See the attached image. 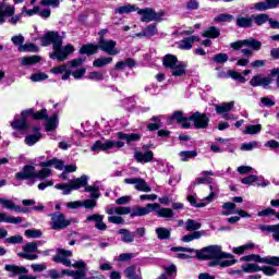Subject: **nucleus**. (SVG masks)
Wrapping results in <instances>:
<instances>
[{
    "label": "nucleus",
    "instance_id": "nucleus-1",
    "mask_svg": "<svg viewBox=\"0 0 279 279\" xmlns=\"http://www.w3.org/2000/svg\"><path fill=\"white\" fill-rule=\"evenodd\" d=\"M172 252H195L197 258L201 260H210L208 263L209 267H221L222 269L226 267H232V265H236V259H234V255L221 251L220 245H209L204 247L201 251L195 248L177 246L171 248Z\"/></svg>",
    "mask_w": 279,
    "mask_h": 279
},
{
    "label": "nucleus",
    "instance_id": "nucleus-2",
    "mask_svg": "<svg viewBox=\"0 0 279 279\" xmlns=\"http://www.w3.org/2000/svg\"><path fill=\"white\" fill-rule=\"evenodd\" d=\"M22 119H15L11 122V128L13 130H29V123L27 122L26 117L32 116L36 121L47 119L46 121V131L53 132L58 129V112H54L50 118L47 116V109H41L40 111L34 112L33 110L22 111Z\"/></svg>",
    "mask_w": 279,
    "mask_h": 279
},
{
    "label": "nucleus",
    "instance_id": "nucleus-3",
    "mask_svg": "<svg viewBox=\"0 0 279 279\" xmlns=\"http://www.w3.org/2000/svg\"><path fill=\"white\" fill-rule=\"evenodd\" d=\"M41 45L44 47H49V45H52L50 58L51 60H57L58 62H64V60L69 58V54L75 51V48L71 44L62 47V37L54 32H49L46 34V36L41 38Z\"/></svg>",
    "mask_w": 279,
    "mask_h": 279
},
{
    "label": "nucleus",
    "instance_id": "nucleus-4",
    "mask_svg": "<svg viewBox=\"0 0 279 279\" xmlns=\"http://www.w3.org/2000/svg\"><path fill=\"white\" fill-rule=\"evenodd\" d=\"M203 177L198 178L201 184H204L206 180L209 182V195L203 199H197V197L193 195L187 196V202H190L191 206L194 208H204L208 206V204H213L215 199L219 196V185L213 182V179H208V175H215V172L211 170H206L202 172Z\"/></svg>",
    "mask_w": 279,
    "mask_h": 279
},
{
    "label": "nucleus",
    "instance_id": "nucleus-5",
    "mask_svg": "<svg viewBox=\"0 0 279 279\" xmlns=\"http://www.w3.org/2000/svg\"><path fill=\"white\" fill-rule=\"evenodd\" d=\"M171 121H177V123H179V125H181V128H184L185 130H189V128H191L192 121L196 130H205V128H208L210 119L208 118V116H206V113L194 112L192 116L186 118L184 117V113L182 111H175L170 117V123Z\"/></svg>",
    "mask_w": 279,
    "mask_h": 279
},
{
    "label": "nucleus",
    "instance_id": "nucleus-6",
    "mask_svg": "<svg viewBox=\"0 0 279 279\" xmlns=\"http://www.w3.org/2000/svg\"><path fill=\"white\" fill-rule=\"evenodd\" d=\"M158 208V203L147 204L145 207H110L107 208V215H131V217H145L149 213H154V209Z\"/></svg>",
    "mask_w": 279,
    "mask_h": 279
},
{
    "label": "nucleus",
    "instance_id": "nucleus-7",
    "mask_svg": "<svg viewBox=\"0 0 279 279\" xmlns=\"http://www.w3.org/2000/svg\"><path fill=\"white\" fill-rule=\"evenodd\" d=\"M163 66L170 69L173 77H182L186 75V62L178 61V57L173 54H166L162 60Z\"/></svg>",
    "mask_w": 279,
    "mask_h": 279
},
{
    "label": "nucleus",
    "instance_id": "nucleus-8",
    "mask_svg": "<svg viewBox=\"0 0 279 279\" xmlns=\"http://www.w3.org/2000/svg\"><path fill=\"white\" fill-rule=\"evenodd\" d=\"M88 184V175L83 174L82 177L70 180L69 184H56L54 189L63 191V195H71V191H77Z\"/></svg>",
    "mask_w": 279,
    "mask_h": 279
},
{
    "label": "nucleus",
    "instance_id": "nucleus-9",
    "mask_svg": "<svg viewBox=\"0 0 279 279\" xmlns=\"http://www.w3.org/2000/svg\"><path fill=\"white\" fill-rule=\"evenodd\" d=\"M49 217H51L52 230H64L65 228H69L71 223H75V219H66V216L62 213H53L50 214Z\"/></svg>",
    "mask_w": 279,
    "mask_h": 279
},
{
    "label": "nucleus",
    "instance_id": "nucleus-10",
    "mask_svg": "<svg viewBox=\"0 0 279 279\" xmlns=\"http://www.w3.org/2000/svg\"><path fill=\"white\" fill-rule=\"evenodd\" d=\"M124 145L125 143L121 141H96L90 149L92 151H108L109 149H121Z\"/></svg>",
    "mask_w": 279,
    "mask_h": 279
},
{
    "label": "nucleus",
    "instance_id": "nucleus-11",
    "mask_svg": "<svg viewBox=\"0 0 279 279\" xmlns=\"http://www.w3.org/2000/svg\"><path fill=\"white\" fill-rule=\"evenodd\" d=\"M39 167H54V169H58V171H62L64 169V171L68 173H75V171H77V167L75 165L64 166V161L58 158L43 161L39 163Z\"/></svg>",
    "mask_w": 279,
    "mask_h": 279
},
{
    "label": "nucleus",
    "instance_id": "nucleus-12",
    "mask_svg": "<svg viewBox=\"0 0 279 279\" xmlns=\"http://www.w3.org/2000/svg\"><path fill=\"white\" fill-rule=\"evenodd\" d=\"M38 244L40 242H28L26 243L22 250V253H17L20 258H25V260H38V255L34 254V252H38Z\"/></svg>",
    "mask_w": 279,
    "mask_h": 279
},
{
    "label": "nucleus",
    "instance_id": "nucleus-13",
    "mask_svg": "<svg viewBox=\"0 0 279 279\" xmlns=\"http://www.w3.org/2000/svg\"><path fill=\"white\" fill-rule=\"evenodd\" d=\"M137 14L142 16L141 21L143 23H150L151 21H160L165 16V12L157 13L154 9H137Z\"/></svg>",
    "mask_w": 279,
    "mask_h": 279
},
{
    "label": "nucleus",
    "instance_id": "nucleus-14",
    "mask_svg": "<svg viewBox=\"0 0 279 279\" xmlns=\"http://www.w3.org/2000/svg\"><path fill=\"white\" fill-rule=\"evenodd\" d=\"M230 47L235 50L242 49V47H250L254 51H259L260 47H263V44L254 38H248L231 43Z\"/></svg>",
    "mask_w": 279,
    "mask_h": 279
},
{
    "label": "nucleus",
    "instance_id": "nucleus-15",
    "mask_svg": "<svg viewBox=\"0 0 279 279\" xmlns=\"http://www.w3.org/2000/svg\"><path fill=\"white\" fill-rule=\"evenodd\" d=\"M234 108V101L222 102L221 105H216L217 114H221L222 119L226 121L239 119V117H233L230 111Z\"/></svg>",
    "mask_w": 279,
    "mask_h": 279
},
{
    "label": "nucleus",
    "instance_id": "nucleus-16",
    "mask_svg": "<svg viewBox=\"0 0 279 279\" xmlns=\"http://www.w3.org/2000/svg\"><path fill=\"white\" fill-rule=\"evenodd\" d=\"M98 49L105 51L108 56H117L119 53V50L117 49V41L112 39H104V37H101L98 43Z\"/></svg>",
    "mask_w": 279,
    "mask_h": 279
},
{
    "label": "nucleus",
    "instance_id": "nucleus-17",
    "mask_svg": "<svg viewBox=\"0 0 279 279\" xmlns=\"http://www.w3.org/2000/svg\"><path fill=\"white\" fill-rule=\"evenodd\" d=\"M57 255L52 257V260L54 263H61V265H64L65 267H71V256H73V252L66 251L63 248H58L57 250Z\"/></svg>",
    "mask_w": 279,
    "mask_h": 279
},
{
    "label": "nucleus",
    "instance_id": "nucleus-18",
    "mask_svg": "<svg viewBox=\"0 0 279 279\" xmlns=\"http://www.w3.org/2000/svg\"><path fill=\"white\" fill-rule=\"evenodd\" d=\"M125 184H134L136 191H141L142 193H150L151 187L147 185L145 179L141 178H131L124 180Z\"/></svg>",
    "mask_w": 279,
    "mask_h": 279
},
{
    "label": "nucleus",
    "instance_id": "nucleus-19",
    "mask_svg": "<svg viewBox=\"0 0 279 279\" xmlns=\"http://www.w3.org/2000/svg\"><path fill=\"white\" fill-rule=\"evenodd\" d=\"M16 180H36V168L34 166H24L22 171L15 174Z\"/></svg>",
    "mask_w": 279,
    "mask_h": 279
},
{
    "label": "nucleus",
    "instance_id": "nucleus-20",
    "mask_svg": "<svg viewBox=\"0 0 279 279\" xmlns=\"http://www.w3.org/2000/svg\"><path fill=\"white\" fill-rule=\"evenodd\" d=\"M134 158L136 162H140L141 165H147V162H151V160H154V151L149 149H146L144 151L135 150Z\"/></svg>",
    "mask_w": 279,
    "mask_h": 279
},
{
    "label": "nucleus",
    "instance_id": "nucleus-21",
    "mask_svg": "<svg viewBox=\"0 0 279 279\" xmlns=\"http://www.w3.org/2000/svg\"><path fill=\"white\" fill-rule=\"evenodd\" d=\"M14 12H16L14 5L0 2V25H3V23H5L7 16H14Z\"/></svg>",
    "mask_w": 279,
    "mask_h": 279
},
{
    "label": "nucleus",
    "instance_id": "nucleus-22",
    "mask_svg": "<svg viewBox=\"0 0 279 279\" xmlns=\"http://www.w3.org/2000/svg\"><path fill=\"white\" fill-rule=\"evenodd\" d=\"M193 43H199V36L193 35L187 38H184L178 43V48L183 51H189L193 49Z\"/></svg>",
    "mask_w": 279,
    "mask_h": 279
},
{
    "label": "nucleus",
    "instance_id": "nucleus-23",
    "mask_svg": "<svg viewBox=\"0 0 279 279\" xmlns=\"http://www.w3.org/2000/svg\"><path fill=\"white\" fill-rule=\"evenodd\" d=\"M250 84L254 88H256L257 86H263L264 88H267V86L271 84V77L269 76L263 77V75L257 74L251 78Z\"/></svg>",
    "mask_w": 279,
    "mask_h": 279
},
{
    "label": "nucleus",
    "instance_id": "nucleus-24",
    "mask_svg": "<svg viewBox=\"0 0 279 279\" xmlns=\"http://www.w3.org/2000/svg\"><path fill=\"white\" fill-rule=\"evenodd\" d=\"M51 73H53V75H63L61 76V80H63L64 82H66V80H69V77H71V71L69 70V64H62L59 66H54L50 70Z\"/></svg>",
    "mask_w": 279,
    "mask_h": 279
},
{
    "label": "nucleus",
    "instance_id": "nucleus-25",
    "mask_svg": "<svg viewBox=\"0 0 279 279\" xmlns=\"http://www.w3.org/2000/svg\"><path fill=\"white\" fill-rule=\"evenodd\" d=\"M33 131L35 134L26 135L25 137V143L28 147L36 145V143L43 138V134H40V126H35Z\"/></svg>",
    "mask_w": 279,
    "mask_h": 279
},
{
    "label": "nucleus",
    "instance_id": "nucleus-26",
    "mask_svg": "<svg viewBox=\"0 0 279 279\" xmlns=\"http://www.w3.org/2000/svg\"><path fill=\"white\" fill-rule=\"evenodd\" d=\"M5 271H9L10 278H14V276H19L21 274H28L29 270L25 268L24 266H16V265H5L4 266Z\"/></svg>",
    "mask_w": 279,
    "mask_h": 279
},
{
    "label": "nucleus",
    "instance_id": "nucleus-27",
    "mask_svg": "<svg viewBox=\"0 0 279 279\" xmlns=\"http://www.w3.org/2000/svg\"><path fill=\"white\" fill-rule=\"evenodd\" d=\"M153 213H156L157 217L163 219H171L174 215L173 209L167 207H160V204L157 203V207L153 209Z\"/></svg>",
    "mask_w": 279,
    "mask_h": 279
},
{
    "label": "nucleus",
    "instance_id": "nucleus-28",
    "mask_svg": "<svg viewBox=\"0 0 279 279\" xmlns=\"http://www.w3.org/2000/svg\"><path fill=\"white\" fill-rule=\"evenodd\" d=\"M88 221H95V227L97 230H106V223H104V216L99 214H94L92 216H88L85 220V223H88Z\"/></svg>",
    "mask_w": 279,
    "mask_h": 279
},
{
    "label": "nucleus",
    "instance_id": "nucleus-29",
    "mask_svg": "<svg viewBox=\"0 0 279 279\" xmlns=\"http://www.w3.org/2000/svg\"><path fill=\"white\" fill-rule=\"evenodd\" d=\"M124 275L128 279H143L141 269L136 266H130L124 270Z\"/></svg>",
    "mask_w": 279,
    "mask_h": 279
},
{
    "label": "nucleus",
    "instance_id": "nucleus-30",
    "mask_svg": "<svg viewBox=\"0 0 279 279\" xmlns=\"http://www.w3.org/2000/svg\"><path fill=\"white\" fill-rule=\"evenodd\" d=\"M41 58L39 56H29V57H22L19 59V62L22 66H34V64H38Z\"/></svg>",
    "mask_w": 279,
    "mask_h": 279
},
{
    "label": "nucleus",
    "instance_id": "nucleus-31",
    "mask_svg": "<svg viewBox=\"0 0 279 279\" xmlns=\"http://www.w3.org/2000/svg\"><path fill=\"white\" fill-rule=\"evenodd\" d=\"M203 38H219L221 36V29L217 26H210L202 33Z\"/></svg>",
    "mask_w": 279,
    "mask_h": 279
},
{
    "label": "nucleus",
    "instance_id": "nucleus-32",
    "mask_svg": "<svg viewBox=\"0 0 279 279\" xmlns=\"http://www.w3.org/2000/svg\"><path fill=\"white\" fill-rule=\"evenodd\" d=\"M253 24H254L253 15L246 16V17H243V16L236 17L235 25H238V27H243L244 29H247L252 27Z\"/></svg>",
    "mask_w": 279,
    "mask_h": 279
},
{
    "label": "nucleus",
    "instance_id": "nucleus-33",
    "mask_svg": "<svg viewBox=\"0 0 279 279\" xmlns=\"http://www.w3.org/2000/svg\"><path fill=\"white\" fill-rule=\"evenodd\" d=\"M223 211H221L222 217H229V215H236V204L225 203L222 205Z\"/></svg>",
    "mask_w": 279,
    "mask_h": 279
},
{
    "label": "nucleus",
    "instance_id": "nucleus-34",
    "mask_svg": "<svg viewBox=\"0 0 279 279\" xmlns=\"http://www.w3.org/2000/svg\"><path fill=\"white\" fill-rule=\"evenodd\" d=\"M132 12H138V8L135 4H126L116 9V14H130Z\"/></svg>",
    "mask_w": 279,
    "mask_h": 279
},
{
    "label": "nucleus",
    "instance_id": "nucleus-35",
    "mask_svg": "<svg viewBox=\"0 0 279 279\" xmlns=\"http://www.w3.org/2000/svg\"><path fill=\"white\" fill-rule=\"evenodd\" d=\"M118 233L121 234V241H123V243H134V233H132L130 230L120 229Z\"/></svg>",
    "mask_w": 279,
    "mask_h": 279
},
{
    "label": "nucleus",
    "instance_id": "nucleus-36",
    "mask_svg": "<svg viewBox=\"0 0 279 279\" xmlns=\"http://www.w3.org/2000/svg\"><path fill=\"white\" fill-rule=\"evenodd\" d=\"M99 49V46L93 45V44H87L82 46L80 49V53H85L86 56H94Z\"/></svg>",
    "mask_w": 279,
    "mask_h": 279
},
{
    "label": "nucleus",
    "instance_id": "nucleus-37",
    "mask_svg": "<svg viewBox=\"0 0 279 279\" xmlns=\"http://www.w3.org/2000/svg\"><path fill=\"white\" fill-rule=\"evenodd\" d=\"M202 228V222L193 219H187L185 222V230L187 232H195L196 230H199Z\"/></svg>",
    "mask_w": 279,
    "mask_h": 279
},
{
    "label": "nucleus",
    "instance_id": "nucleus-38",
    "mask_svg": "<svg viewBox=\"0 0 279 279\" xmlns=\"http://www.w3.org/2000/svg\"><path fill=\"white\" fill-rule=\"evenodd\" d=\"M21 217H11L7 214L0 213V223H21Z\"/></svg>",
    "mask_w": 279,
    "mask_h": 279
},
{
    "label": "nucleus",
    "instance_id": "nucleus-39",
    "mask_svg": "<svg viewBox=\"0 0 279 279\" xmlns=\"http://www.w3.org/2000/svg\"><path fill=\"white\" fill-rule=\"evenodd\" d=\"M250 250H254V243H246L241 246L233 247L232 252L233 254L241 256L242 254H245V252H250Z\"/></svg>",
    "mask_w": 279,
    "mask_h": 279
},
{
    "label": "nucleus",
    "instance_id": "nucleus-40",
    "mask_svg": "<svg viewBox=\"0 0 279 279\" xmlns=\"http://www.w3.org/2000/svg\"><path fill=\"white\" fill-rule=\"evenodd\" d=\"M112 62V57H101L96 59L93 62V66H95L96 69H101V66H106L108 64H110Z\"/></svg>",
    "mask_w": 279,
    "mask_h": 279
},
{
    "label": "nucleus",
    "instance_id": "nucleus-41",
    "mask_svg": "<svg viewBox=\"0 0 279 279\" xmlns=\"http://www.w3.org/2000/svg\"><path fill=\"white\" fill-rule=\"evenodd\" d=\"M86 193H90L92 199H99V186L97 184L94 185H85Z\"/></svg>",
    "mask_w": 279,
    "mask_h": 279
},
{
    "label": "nucleus",
    "instance_id": "nucleus-42",
    "mask_svg": "<svg viewBox=\"0 0 279 279\" xmlns=\"http://www.w3.org/2000/svg\"><path fill=\"white\" fill-rule=\"evenodd\" d=\"M1 206L7 208V210H15V213H21V207L16 206L11 199L2 198Z\"/></svg>",
    "mask_w": 279,
    "mask_h": 279
},
{
    "label": "nucleus",
    "instance_id": "nucleus-43",
    "mask_svg": "<svg viewBox=\"0 0 279 279\" xmlns=\"http://www.w3.org/2000/svg\"><path fill=\"white\" fill-rule=\"evenodd\" d=\"M242 271L244 274H256L260 271V266L258 264H244L242 265Z\"/></svg>",
    "mask_w": 279,
    "mask_h": 279
},
{
    "label": "nucleus",
    "instance_id": "nucleus-44",
    "mask_svg": "<svg viewBox=\"0 0 279 279\" xmlns=\"http://www.w3.org/2000/svg\"><path fill=\"white\" fill-rule=\"evenodd\" d=\"M157 238L161 241L170 239L171 238V231L165 227H160L156 229Z\"/></svg>",
    "mask_w": 279,
    "mask_h": 279
},
{
    "label": "nucleus",
    "instance_id": "nucleus-45",
    "mask_svg": "<svg viewBox=\"0 0 279 279\" xmlns=\"http://www.w3.org/2000/svg\"><path fill=\"white\" fill-rule=\"evenodd\" d=\"M240 260L242 263H263V257H260V255L251 254L241 257Z\"/></svg>",
    "mask_w": 279,
    "mask_h": 279
},
{
    "label": "nucleus",
    "instance_id": "nucleus-46",
    "mask_svg": "<svg viewBox=\"0 0 279 279\" xmlns=\"http://www.w3.org/2000/svg\"><path fill=\"white\" fill-rule=\"evenodd\" d=\"M216 23H232L234 21V15L228 14V13H222L219 14L214 19Z\"/></svg>",
    "mask_w": 279,
    "mask_h": 279
},
{
    "label": "nucleus",
    "instance_id": "nucleus-47",
    "mask_svg": "<svg viewBox=\"0 0 279 279\" xmlns=\"http://www.w3.org/2000/svg\"><path fill=\"white\" fill-rule=\"evenodd\" d=\"M108 215H110L108 217L109 223H114L116 226H121L125 223V220L123 219V217H121V214H108Z\"/></svg>",
    "mask_w": 279,
    "mask_h": 279
},
{
    "label": "nucleus",
    "instance_id": "nucleus-48",
    "mask_svg": "<svg viewBox=\"0 0 279 279\" xmlns=\"http://www.w3.org/2000/svg\"><path fill=\"white\" fill-rule=\"evenodd\" d=\"M179 156H180L182 162H187V160H191V158H195L197 156V151L183 150V151L179 153Z\"/></svg>",
    "mask_w": 279,
    "mask_h": 279
},
{
    "label": "nucleus",
    "instance_id": "nucleus-49",
    "mask_svg": "<svg viewBox=\"0 0 279 279\" xmlns=\"http://www.w3.org/2000/svg\"><path fill=\"white\" fill-rule=\"evenodd\" d=\"M263 130V125L260 124H251V125H247L246 129L244 130V134H251V135H254V134H260V131Z\"/></svg>",
    "mask_w": 279,
    "mask_h": 279
},
{
    "label": "nucleus",
    "instance_id": "nucleus-50",
    "mask_svg": "<svg viewBox=\"0 0 279 279\" xmlns=\"http://www.w3.org/2000/svg\"><path fill=\"white\" fill-rule=\"evenodd\" d=\"M253 21L257 25H265V23L269 22V15L265 13L253 15Z\"/></svg>",
    "mask_w": 279,
    "mask_h": 279
},
{
    "label": "nucleus",
    "instance_id": "nucleus-51",
    "mask_svg": "<svg viewBox=\"0 0 279 279\" xmlns=\"http://www.w3.org/2000/svg\"><path fill=\"white\" fill-rule=\"evenodd\" d=\"M24 234L27 239H40V236H43V231L38 229H27Z\"/></svg>",
    "mask_w": 279,
    "mask_h": 279
},
{
    "label": "nucleus",
    "instance_id": "nucleus-52",
    "mask_svg": "<svg viewBox=\"0 0 279 279\" xmlns=\"http://www.w3.org/2000/svg\"><path fill=\"white\" fill-rule=\"evenodd\" d=\"M17 49H19V51H22V52H27V51L31 53L38 52V48L34 44H24V45L20 46Z\"/></svg>",
    "mask_w": 279,
    "mask_h": 279
},
{
    "label": "nucleus",
    "instance_id": "nucleus-53",
    "mask_svg": "<svg viewBox=\"0 0 279 279\" xmlns=\"http://www.w3.org/2000/svg\"><path fill=\"white\" fill-rule=\"evenodd\" d=\"M259 230L263 232H271L272 234H278L279 223L278 225H263L259 227Z\"/></svg>",
    "mask_w": 279,
    "mask_h": 279
},
{
    "label": "nucleus",
    "instance_id": "nucleus-54",
    "mask_svg": "<svg viewBox=\"0 0 279 279\" xmlns=\"http://www.w3.org/2000/svg\"><path fill=\"white\" fill-rule=\"evenodd\" d=\"M50 175H51V169L49 168H44L38 172H35V179L37 180H46V178H50Z\"/></svg>",
    "mask_w": 279,
    "mask_h": 279
},
{
    "label": "nucleus",
    "instance_id": "nucleus-55",
    "mask_svg": "<svg viewBox=\"0 0 279 279\" xmlns=\"http://www.w3.org/2000/svg\"><path fill=\"white\" fill-rule=\"evenodd\" d=\"M195 239H202V231H194L192 234L183 235V243H191V241H195Z\"/></svg>",
    "mask_w": 279,
    "mask_h": 279
},
{
    "label": "nucleus",
    "instance_id": "nucleus-56",
    "mask_svg": "<svg viewBox=\"0 0 279 279\" xmlns=\"http://www.w3.org/2000/svg\"><path fill=\"white\" fill-rule=\"evenodd\" d=\"M157 34H158V28L154 24H150L146 28H144V35L146 38H151L153 36H156Z\"/></svg>",
    "mask_w": 279,
    "mask_h": 279
},
{
    "label": "nucleus",
    "instance_id": "nucleus-57",
    "mask_svg": "<svg viewBox=\"0 0 279 279\" xmlns=\"http://www.w3.org/2000/svg\"><path fill=\"white\" fill-rule=\"evenodd\" d=\"M63 276H71L72 278H75L76 276H86V270L78 269V270H69L64 269L61 271Z\"/></svg>",
    "mask_w": 279,
    "mask_h": 279
},
{
    "label": "nucleus",
    "instance_id": "nucleus-58",
    "mask_svg": "<svg viewBox=\"0 0 279 279\" xmlns=\"http://www.w3.org/2000/svg\"><path fill=\"white\" fill-rule=\"evenodd\" d=\"M263 264H265V265H274L275 267H279V257L278 256H266V257H263Z\"/></svg>",
    "mask_w": 279,
    "mask_h": 279
},
{
    "label": "nucleus",
    "instance_id": "nucleus-59",
    "mask_svg": "<svg viewBox=\"0 0 279 279\" xmlns=\"http://www.w3.org/2000/svg\"><path fill=\"white\" fill-rule=\"evenodd\" d=\"M229 77H231L232 80H236V82L245 84V77L243 76V74L234 70H229Z\"/></svg>",
    "mask_w": 279,
    "mask_h": 279
},
{
    "label": "nucleus",
    "instance_id": "nucleus-60",
    "mask_svg": "<svg viewBox=\"0 0 279 279\" xmlns=\"http://www.w3.org/2000/svg\"><path fill=\"white\" fill-rule=\"evenodd\" d=\"M257 217H276V209L274 208H266L257 213Z\"/></svg>",
    "mask_w": 279,
    "mask_h": 279
},
{
    "label": "nucleus",
    "instance_id": "nucleus-61",
    "mask_svg": "<svg viewBox=\"0 0 279 279\" xmlns=\"http://www.w3.org/2000/svg\"><path fill=\"white\" fill-rule=\"evenodd\" d=\"M256 147H258V142L253 141L250 143H244L241 146V150L242 151H252V149H256Z\"/></svg>",
    "mask_w": 279,
    "mask_h": 279
},
{
    "label": "nucleus",
    "instance_id": "nucleus-62",
    "mask_svg": "<svg viewBox=\"0 0 279 279\" xmlns=\"http://www.w3.org/2000/svg\"><path fill=\"white\" fill-rule=\"evenodd\" d=\"M49 75L45 74L44 72L35 73L31 76L32 82H45Z\"/></svg>",
    "mask_w": 279,
    "mask_h": 279
},
{
    "label": "nucleus",
    "instance_id": "nucleus-63",
    "mask_svg": "<svg viewBox=\"0 0 279 279\" xmlns=\"http://www.w3.org/2000/svg\"><path fill=\"white\" fill-rule=\"evenodd\" d=\"M5 243H10L11 245H16L23 243V238L21 235H12L5 239Z\"/></svg>",
    "mask_w": 279,
    "mask_h": 279
},
{
    "label": "nucleus",
    "instance_id": "nucleus-64",
    "mask_svg": "<svg viewBox=\"0 0 279 279\" xmlns=\"http://www.w3.org/2000/svg\"><path fill=\"white\" fill-rule=\"evenodd\" d=\"M88 80H93L94 82H101L104 81V73L97 71L90 72Z\"/></svg>",
    "mask_w": 279,
    "mask_h": 279
}]
</instances>
